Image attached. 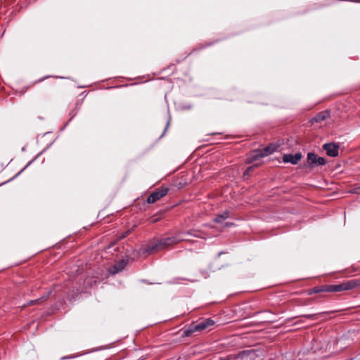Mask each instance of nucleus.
<instances>
[{
	"label": "nucleus",
	"mask_w": 360,
	"mask_h": 360,
	"mask_svg": "<svg viewBox=\"0 0 360 360\" xmlns=\"http://www.w3.org/2000/svg\"><path fill=\"white\" fill-rule=\"evenodd\" d=\"M215 321L211 319H206L202 320L198 323L191 324L188 328L185 329L184 333L186 336H190L195 332L202 331L210 328L214 326Z\"/></svg>",
	"instance_id": "nucleus-2"
},
{
	"label": "nucleus",
	"mask_w": 360,
	"mask_h": 360,
	"mask_svg": "<svg viewBox=\"0 0 360 360\" xmlns=\"http://www.w3.org/2000/svg\"><path fill=\"white\" fill-rule=\"evenodd\" d=\"M181 234V233H179L174 236H169V237L162 238L160 239L163 249L165 250L172 245H174L181 241L185 240L184 238L181 237V236H180Z\"/></svg>",
	"instance_id": "nucleus-6"
},
{
	"label": "nucleus",
	"mask_w": 360,
	"mask_h": 360,
	"mask_svg": "<svg viewBox=\"0 0 360 360\" xmlns=\"http://www.w3.org/2000/svg\"><path fill=\"white\" fill-rule=\"evenodd\" d=\"M303 316L307 319L314 320V319H316V314H307V315H304Z\"/></svg>",
	"instance_id": "nucleus-16"
},
{
	"label": "nucleus",
	"mask_w": 360,
	"mask_h": 360,
	"mask_svg": "<svg viewBox=\"0 0 360 360\" xmlns=\"http://www.w3.org/2000/svg\"><path fill=\"white\" fill-rule=\"evenodd\" d=\"M307 160L309 165H325L326 161L324 158L319 157L315 153H309L307 155Z\"/></svg>",
	"instance_id": "nucleus-8"
},
{
	"label": "nucleus",
	"mask_w": 360,
	"mask_h": 360,
	"mask_svg": "<svg viewBox=\"0 0 360 360\" xmlns=\"http://www.w3.org/2000/svg\"><path fill=\"white\" fill-rule=\"evenodd\" d=\"M302 155L300 153H297L295 154H286L283 156V162H290L293 165H296L301 160Z\"/></svg>",
	"instance_id": "nucleus-9"
},
{
	"label": "nucleus",
	"mask_w": 360,
	"mask_h": 360,
	"mask_svg": "<svg viewBox=\"0 0 360 360\" xmlns=\"http://www.w3.org/2000/svg\"><path fill=\"white\" fill-rule=\"evenodd\" d=\"M359 285V280H352L337 285H327L326 290L328 292H338L353 289Z\"/></svg>",
	"instance_id": "nucleus-3"
},
{
	"label": "nucleus",
	"mask_w": 360,
	"mask_h": 360,
	"mask_svg": "<svg viewBox=\"0 0 360 360\" xmlns=\"http://www.w3.org/2000/svg\"><path fill=\"white\" fill-rule=\"evenodd\" d=\"M168 192V188L165 187H162L160 188L157 189L154 192L150 194V195L147 198V202L149 204L155 203L161 198L164 197L167 195Z\"/></svg>",
	"instance_id": "nucleus-5"
},
{
	"label": "nucleus",
	"mask_w": 360,
	"mask_h": 360,
	"mask_svg": "<svg viewBox=\"0 0 360 360\" xmlns=\"http://www.w3.org/2000/svg\"><path fill=\"white\" fill-rule=\"evenodd\" d=\"M329 117V112L328 111H322L316 115L314 120L316 122H320Z\"/></svg>",
	"instance_id": "nucleus-12"
},
{
	"label": "nucleus",
	"mask_w": 360,
	"mask_h": 360,
	"mask_svg": "<svg viewBox=\"0 0 360 360\" xmlns=\"http://www.w3.org/2000/svg\"><path fill=\"white\" fill-rule=\"evenodd\" d=\"M359 188H355V189H354V190L352 191V193H359V191H358V190H359Z\"/></svg>",
	"instance_id": "nucleus-20"
},
{
	"label": "nucleus",
	"mask_w": 360,
	"mask_h": 360,
	"mask_svg": "<svg viewBox=\"0 0 360 360\" xmlns=\"http://www.w3.org/2000/svg\"><path fill=\"white\" fill-rule=\"evenodd\" d=\"M127 233H126L124 236H122V238H124L127 236Z\"/></svg>",
	"instance_id": "nucleus-21"
},
{
	"label": "nucleus",
	"mask_w": 360,
	"mask_h": 360,
	"mask_svg": "<svg viewBox=\"0 0 360 360\" xmlns=\"http://www.w3.org/2000/svg\"><path fill=\"white\" fill-rule=\"evenodd\" d=\"M259 166V164H255L254 166H250L247 168V169L244 172V176H248L250 172H252L255 167Z\"/></svg>",
	"instance_id": "nucleus-15"
},
{
	"label": "nucleus",
	"mask_w": 360,
	"mask_h": 360,
	"mask_svg": "<svg viewBox=\"0 0 360 360\" xmlns=\"http://www.w3.org/2000/svg\"><path fill=\"white\" fill-rule=\"evenodd\" d=\"M326 288H327V285H322L320 287H316L313 289V292L319 293V292H327Z\"/></svg>",
	"instance_id": "nucleus-14"
},
{
	"label": "nucleus",
	"mask_w": 360,
	"mask_h": 360,
	"mask_svg": "<svg viewBox=\"0 0 360 360\" xmlns=\"http://www.w3.org/2000/svg\"><path fill=\"white\" fill-rule=\"evenodd\" d=\"M186 233H187V234H188V235H193V236H194L195 237H201V236H200V233H198H198H193H193H191V232L188 231V232H187Z\"/></svg>",
	"instance_id": "nucleus-17"
},
{
	"label": "nucleus",
	"mask_w": 360,
	"mask_h": 360,
	"mask_svg": "<svg viewBox=\"0 0 360 360\" xmlns=\"http://www.w3.org/2000/svg\"><path fill=\"white\" fill-rule=\"evenodd\" d=\"M340 146L335 143H325L323 149L326 151V154L330 157H337L339 153Z\"/></svg>",
	"instance_id": "nucleus-7"
},
{
	"label": "nucleus",
	"mask_w": 360,
	"mask_h": 360,
	"mask_svg": "<svg viewBox=\"0 0 360 360\" xmlns=\"http://www.w3.org/2000/svg\"><path fill=\"white\" fill-rule=\"evenodd\" d=\"M50 293L51 292H49L46 296H42L41 297H40L39 299H37V300H31L30 301V304H39V303H41L42 301L45 300L49 297Z\"/></svg>",
	"instance_id": "nucleus-13"
},
{
	"label": "nucleus",
	"mask_w": 360,
	"mask_h": 360,
	"mask_svg": "<svg viewBox=\"0 0 360 360\" xmlns=\"http://www.w3.org/2000/svg\"><path fill=\"white\" fill-rule=\"evenodd\" d=\"M127 264V262L124 261V260H121L120 262H119L118 263L115 264L112 269L110 270V273L112 274H117L118 272H120V271H122L124 266H126Z\"/></svg>",
	"instance_id": "nucleus-10"
},
{
	"label": "nucleus",
	"mask_w": 360,
	"mask_h": 360,
	"mask_svg": "<svg viewBox=\"0 0 360 360\" xmlns=\"http://www.w3.org/2000/svg\"><path fill=\"white\" fill-rule=\"evenodd\" d=\"M277 148L276 146L270 144L262 149L255 150L248 157L247 162L252 163L262 158L268 156L275 152Z\"/></svg>",
	"instance_id": "nucleus-1"
},
{
	"label": "nucleus",
	"mask_w": 360,
	"mask_h": 360,
	"mask_svg": "<svg viewBox=\"0 0 360 360\" xmlns=\"http://www.w3.org/2000/svg\"><path fill=\"white\" fill-rule=\"evenodd\" d=\"M233 224V223L227 222V223L225 224V226L226 227H229V226H232Z\"/></svg>",
	"instance_id": "nucleus-19"
},
{
	"label": "nucleus",
	"mask_w": 360,
	"mask_h": 360,
	"mask_svg": "<svg viewBox=\"0 0 360 360\" xmlns=\"http://www.w3.org/2000/svg\"><path fill=\"white\" fill-rule=\"evenodd\" d=\"M163 250L160 240L154 238L148 242L147 246L143 250V253L153 254Z\"/></svg>",
	"instance_id": "nucleus-4"
},
{
	"label": "nucleus",
	"mask_w": 360,
	"mask_h": 360,
	"mask_svg": "<svg viewBox=\"0 0 360 360\" xmlns=\"http://www.w3.org/2000/svg\"><path fill=\"white\" fill-rule=\"evenodd\" d=\"M230 216V212L229 211H224L223 213L218 214L214 219V221L216 223H221L226 219H228Z\"/></svg>",
	"instance_id": "nucleus-11"
},
{
	"label": "nucleus",
	"mask_w": 360,
	"mask_h": 360,
	"mask_svg": "<svg viewBox=\"0 0 360 360\" xmlns=\"http://www.w3.org/2000/svg\"><path fill=\"white\" fill-rule=\"evenodd\" d=\"M72 358H74L73 356H63L61 357V360H65V359H72Z\"/></svg>",
	"instance_id": "nucleus-18"
}]
</instances>
